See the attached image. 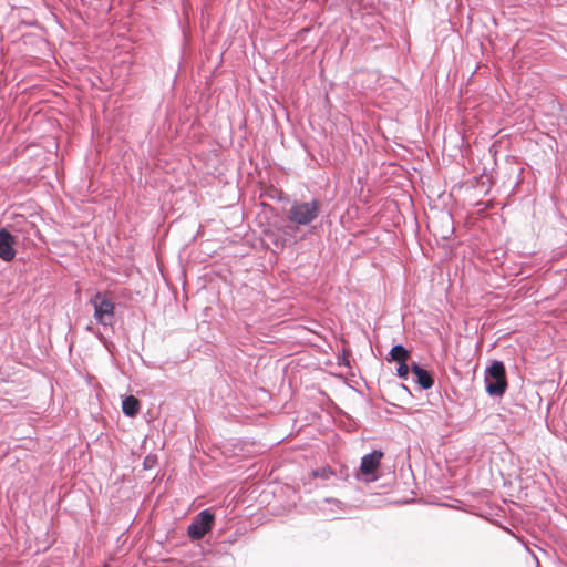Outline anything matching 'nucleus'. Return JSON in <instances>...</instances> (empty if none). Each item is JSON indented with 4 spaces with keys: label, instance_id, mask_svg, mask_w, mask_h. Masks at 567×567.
I'll return each instance as SVG.
<instances>
[{
    "label": "nucleus",
    "instance_id": "f257e3e1",
    "mask_svg": "<svg viewBox=\"0 0 567 567\" xmlns=\"http://www.w3.org/2000/svg\"><path fill=\"white\" fill-rule=\"evenodd\" d=\"M320 209L321 203L318 199L310 202L295 200L287 212V218L298 226H307L318 218Z\"/></svg>",
    "mask_w": 567,
    "mask_h": 567
},
{
    "label": "nucleus",
    "instance_id": "f03ea898",
    "mask_svg": "<svg viewBox=\"0 0 567 567\" xmlns=\"http://www.w3.org/2000/svg\"><path fill=\"white\" fill-rule=\"evenodd\" d=\"M485 389L491 396H502L507 389L506 371L502 361H493L485 370Z\"/></svg>",
    "mask_w": 567,
    "mask_h": 567
},
{
    "label": "nucleus",
    "instance_id": "7ed1b4c3",
    "mask_svg": "<svg viewBox=\"0 0 567 567\" xmlns=\"http://www.w3.org/2000/svg\"><path fill=\"white\" fill-rule=\"evenodd\" d=\"M90 303L94 309L95 321L103 327H112L115 317V305L101 292H96L94 297L90 299Z\"/></svg>",
    "mask_w": 567,
    "mask_h": 567
},
{
    "label": "nucleus",
    "instance_id": "20e7f679",
    "mask_svg": "<svg viewBox=\"0 0 567 567\" xmlns=\"http://www.w3.org/2000/svg\"><path fill=\"white\" fill-rule=\"evenodd\" d=\"M213 522L214 515L207 509L202 511L188 526V536L194 540L202 539L210 530Z\"/></svg>",
    "mask_w": 567,
    "mask_h": 567
},
{
    "label": "nucleus",
    "instance_id": "39448f33",
    "mask_svg": "<svg viewBox=\"0 0 567 567\" xmlns=\"http://www.w3.org/2000/svg\"><path fill=\"white\" fill-rule=\"evenodd\" d=\"M14 243L16 238L7 229H0V258L2 260L11 261L14 258Z\"/></svg>",
    "mask_w": 567,
    "mask_h": 567
},
{
    "label": "nucleus",
    "instance_id": "423d86ee",
    "mask_svg": "<svg viewBox=\"0 0 567 567\" xmlns=\"http://www.w3.org/2000/svg\"><path fill=\"white\" fill-rule=\"evenodd\" d=\"M383 453L381 451H372L361 458L360 471L363 475H373L380 465Z\"/></svg>",
    "mask_w": 567,
    "mask_h": 567
},
{
    "label": "nucleus",
    "instance_id": "0eeeda50",
    "mask_svg": "<svg viewBox=\"0 0 567 567\" xmlns=\"http://www.w3.org/2000/svg\"><path fill=\"white\" fill-rule=\"evenodd\" d=\"M411 370H412L413 374L415 375V382L423 390H427L433 386L434 380H433L432 374L427 370L423 369L415 362H413L411 364Z\"/></svg>",
    "mask_w": 567,
    "mask_h": 567
},
{
    "label": "nucleus",
    "instance_id": "6e6552de",
    "mask_svg": "<svg viewBox=\"0 0 567 567\" xmlns=\"http://www.w3.org/2000/svg\"><path fill=\"white\" fill-rule=\"evenodd\" d=\"M140 401L133 396H126L122 402L123 413L127 416H135L138 413Z\"/></svg>",
    "mask_w": 567,
    "mask_h": 567
},
{
    "label": "nucleus",
    "instance_id": "1a4fd4ad",
    "mask_svg": "<svg viewBox=\"0 0 567 567\" xmlns=\"http://www.w3.org/2000/svg\"><path fill=\"white\" fill-rule=\"evenodd\" d=\"M389 355H390L389 360L396 361L398 363H401L403 361H408L410 353L403 346L396 344L390 350Z\"/></svg>",
    "mask_w": 567,
    "mask_h": 567
},
{
    "label": "nucleus",
    "instance_id": "9d476101",
    "mask_svg": "<svg viewBox=\"0 0 567 567\" xmlns=\"http://www.w3.org/2000/svg\"><path fill=\"white\" fill-rule=\"evenodd\" d=\"M333 472L330 467H321L312 471V475L315 477L321 478V480H329L332 476Z\"/></svg>",
    "mask_w": 567,
    "mask_h": 567
},
{
    "label": "nucleus",
    "instance_id": "9b49d317",
    "mask_svg": "<svg viewBox=\"0 0 567 567\" xmlns=\"http://www.w3.org/2000/svg\"><path fill=\"white\" fill-rule=\"evenodd\" d=\"M410 367L408 365L406 361H403L401 363H399V367H398V375L400 378H403V379H406L409 372H410Z\"/></svg>",
    "mask_w": 567,
    "mask_h": 567
},
{
    "label": "nucleus",
    "instance_id": "f8f14e48",
    "mask_svg": "<svg viewBox=\"0 0 567 567\" xmlns=\"http://www.w3.org/2000/svg\"><path fill=\"white\" fill-rule=\"evenodd\" d=\"M324 502L326 503H333L337 506H341V504H342L340 499H336V498H324Z\"/></svg>",
    "mask_w": 567,
    "mask_h": 567
}]
</instances>
